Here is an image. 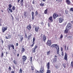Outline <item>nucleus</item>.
<instances>
[{"label": "nucleus", "instance_id": "f257e3e1", "mask_svg": "<svg viewBox=\"0 0 73 73\" xmlns=\"http://www.w3.org/2000/svg\"><path fill=\"white\" fill-rule=\"evenodd\" d=\"M51 47L52 48H55L57 50V54H59L60 48H59V46H58V45H57L56 44H53L51 45Z\"/></svg>", "mask_w": 73, "mask_h": 73}, {"label": "nucleus", "instance_id": "f03ea898", "mask_svg": "<svg viewBox=\"0 0 73 73\" xmlns=\"http://www.w3.org/2000/svg\"><path fill=\"white\" fill-rule=\"evenodd\" d=\"M12 47L13 49H15V46L13 44H10L8 45V46H7V48L9 50H11V48Z\"/></svg>", "mask_w": 73, "mask_h": 73}, {"label": "nucleus", "instance_id": "7ed1b4c3", "mask_svg": "<svg viewBox=\"0 0 73 73\" xmlns=\"http://www.w3.org/2000/svg\"><path fill=\"white\" fill-rule=\"evenodd\" d=\"M39 72L40 73H44L45 72V70L44 69V66H41L40 70Z\"/></svg>", "mask_w": 73, "mask_h": 73}, {"label": "nucleus", "instance_id": "20e7f679", "mask_svg": "<svg viewBox=\"0 0 73 73\" xmlns=\"http://www.w3.org/2000/svg\"><path fill=\"white\" fill-rule=\"evenodd\" d=\"M47 72L46 73H50V70H48L50 69V63L48 62L47 64Z\"/></svg>", "mask_w": 73, "mask_h": 73}, {"label": "nucleus", "instance_id": "39448f33", "mask_svg": "<svg viewBox=\"0 0 73 73\" xmlns=\"http://www.w3.org/2000/svg\"><path fill=\"white\" fill-rule=\"evenodd\" d=\"M33 42H31V47L32 48L35 44V42L36 41V38L33 37Z\"/></svg>", "mask_w": 73, "mask_h": 73}, {"label": "nucleus", "instance_id": "423d86ee", "mask_svg": "<svg viewBox=\"0 0 73 73\" xmlns=\"http://www.w3.org/2000/svg\"><path fill=\"white\" fill-rule=\"evenodd\" d=\"M22 59L23 62H25L26 61V60H27V56L25 55H23L22 56Z\"/></svg>", "mask_w": 73, "mask_h": 73}, {"label": "nucleus", "instance_id": "0eeeda50", "mask_svg": "<svg viewBox=\"0 0 73 73\" xmlns=\"http://www.w3.org/2000/svg\"><path fill=\"white\" fill-rule=\"evenodd\" d=\"M72 27V24L70 23H68L66 26V28L70 29L71 27Z\"/></svg>", "mask_w": 73, "mask_h": 73}, {"label": "nucleus", "instance_id": "6e6552de", "mask_svg": "<svg viewBox=\"0 0 73 73\" xmlns=\"http://www.w3.org/2000/svg\"><path fill=\"white\" fill-rule=\"evenodd\" d=\"M52 62L54 63V64H55V63H56L57 62V58L56 57H54L53 59H52Z\"/></svg>", "mask_w": 73, "mask_h": 73}, {"label": "nucleus", "instance_id": "1a4fd4ad", "mask_svg": "<svg viewBox=\"0 0 73 73\" xmlns=\"http://www.w3.org/2000/svg\"><path fill=\"white\" fill-rule=\"evenodd\" d=\"M39 29L40 27H39L35 26V30L36 32H38Z\"/></svg>", "mask_w": 73, "mask_h": 73}, {"label": "nucleus", "instance_id": "9d476101", "mask_svg": "<svg viewBox=\"0 0 73 73\" xmlns=\"http://www.w3.org/2000/svg\"><path fill=\"white\" fill-rule=\"evenodd\" d=\"M53 17L54 19H56V18L57 17H58V15L56 14V13H54L53 14Z\"/></svg>", "mask_w": 73, "mask_h": 73}, {"label": "nucleus", "instance_id": "9b49d317", "mask_svg": "<svg viewBox=\"0 0 73 73\" xmlns=\"http://www.w3.org/2000/svg\"><path fill=\"white\" fill-rule=\"evenodd\" d=\"M64 59L66 61H68V54L66 52L65 53Z\"/></svg>", "mask_w": 73, "mask_h": 73}, {"label": "nucleus", "instance_id": "f8f14e48", "mask_svg": "<svg viewBox=\"0 0 73 73\" xmlns=\"http://www.w3.org/2000/svg\"><path fill=\"white\" fill-rule=\"evenodd\" d=\"M59 22L60 23H62V22H63V21H64V19L63 17L62 18L61 17H60L59 18Z\"/></svg>", "mask_w": 73, "mask_h": 73}, {"label": "nucleus", "instance_id": "ddd939ff", "mask_svg": "<svg viewBox=\"0 0 73 73\" xmlns=\"http://www.w3.org/2000/svg\"><path fill=\"white\" fill-rule=\"evenodd\" d=\"M47 44L48 45V46H50V45H51V44H52V42H51V40H48L47 42Z\"/></svg>", "mask_w": 73, "mask_h": 73}, {"label": "nucleus", "instance_id": "4468645a", "mask_svg": "<svg viewBox=\"0 0 73 73\" xmlns=\"http://www.w3.org/2000/svg\"><path fill=\"white\" fill-rule=\"evenodd\" d=\"M7 27H3L2 28V32L3 33L5 32V31H7Z\"/></svg>", "mask_w": 73, "mask_h": 73}, {"label": "nucleus", "instance_id": "2eb2a0df", "mask_svg": "<svg viewBox=\"0 0 73 73\" xmlns=\"http://www.w3.org/2000/svg\"><path fill=\"white\" fill-rule=\"evenodd\" d=\"M37 48V45H35V48L32 49L33 50V53H35L36 52L35 49H36Z\"/></svg>", "mask_w": 73, "mask_h": 73}, {"label": "nucleus", "instance_id": "dca6fc26", "mask_svg": "<svg viewBox=\"0 0 73 73\" xmlns=\"http://www.w3.org/2000/svg\"><path fill=\"white\" fill-rule=\"evenodd\" d=\"M27 29L28 31H31V24H30L29 25L27 26Z\"/></svg>", "mask_w": 73, "mask_h": 73}, {"label": "nucleus", "instance_id": "f3484780", "mask_svg": "<svg viewBox=\"0 0 73 73\" xmlns=\"http://www.w3.org/2000/svg\"><path fill=\"white\" fill-rule=\"evenodd\" d=\"M69 30L70 29H69L66 28V29L64 30V33H68V32H69Z\"/></svg>", "mask_w": 73, "mask_h": 73}, {"label": "nucleus", "instance_id": "a211bd4d", "mask_svg": "<svg viewBox=\"0 0 73 73\" xmlns=\"http://www.w3.org/2000/svg\"><path fill=\"white\" fill-rule=\"evenodd\" d=\"M43 39L44 41L45 42L46 41V36H45V35H43Z\"/></svg>", "mask_w": 73, "mask_h": 73}, {"label": "nucleus", "instance_id": "6ab92c4d", "mask_svg": "<svg viewBox=\"0 0 73 73\" xmlns=\"http://www.w3.org/2000/svg\"><path fill=\"white\" fill-rule=\"evenodd\" d=\"M66 4L68 5H69L70 4V1L69 0H66Z\"/></svg>", "mask_w": 73, "mask_h": 73}, {"label": "nucleus", "instance_id": "aec40b11", "mask_svg": "<svg viewBox=\"0 0 73 73\" xmlns=\"http://www.w3.org/2000/svg\"><path fill=\"white\" fill-rule=\"evenodd\" d=\"M23 1H24V0H21L20 1V4H21V6H23V5L24 4L23 3Z\"/></svg>", "mask_w": 73, "mask_h": 73}, {"label": "nucleus", "instance_id": "412c9836", "mask_svg": "<svg viewBox=\"0 0 73 73\" xmlns=\"http://www.w3.org/2000/svg\"><path fill=\"white\" fill-rule=\"evenodd\" d=\"M5 39H9V38H11V36L10 35L8 36V37L7 36H5Z\"/></svg>", "mask_w": 73, "mask_h": 73}, {"label": "nucleus", "instance_id": "4be33fe9", "mask_svg": "<svg viewBox=\"0 0 73 73\" xmlns=\"http://www.w3.org/2000/svg\"><path fill=\"white\" fill-rule=\"evenodd\" d=\"M49 19L51 22H53V19H52V16L50 17L49 18Z\"/></svg>", "mask_w": 73, "mask_h": 73}, {"label": "nucleus", "instance_id": "5701e85b", "mask_svg": "<svg viewBox=\"0 0 73 73\" xmlns=\"http://www.w3.org/2000/svg\"><path fill=\"white\" fill-rule=\"evenodd\" d=\"M25 48H24L23 47H22V48L21 50V53H23L25 52Z\"/></svg>", "mask_w": 73, "mask_h": 73}, {"label": "nucleus", "instance_id": "b1692460", "mask_svg": "<svg viewBox=\"0 0 73 73\" xmlns=\"http://www.w3.org/2000/svg\"><path fill=\"white\" fill-rule=\"evenodd\" d=\"M32 37V34H30V35H29V36H28L27 37L28 38V40H29L30 38H31Z\"/></svg>", "mask_w": 73, "mask_h": 73}, {"label": "nucleus", "instance_id": "393cba45", "mask_svg": "<svg viewBox=\"0 0 73 73\" xmlns=\"http://www.w3.org/2000/svg\"><path fill=\"white\" fill-rule=\"evenodd\" d=\"M13 62L14 64H15V65H17V61H16V60H15L13 61Z\"/></svg>", "mask_w": 73, "mask_h": 73}, {"label": "nucleus", "instance_id": "a878e982", "mask_svg": "<svg viewBox=\"0 0 73 73\" xmlns=\"http://www.w3.org/2000/svg\"><path fill=\"white\" fill-rule=\"evenodd\" d=\"M71 68L73 67V61H72L71 62V64H70Z\"/></svg>", "mask_w": 73, "mask_h": 73}, {"label": "nucleus", "instance_id": "bb28decb", "mask_svg": "<svg viewBox=\"0 0 73 73\" xmlns=\"http://www.w3.org/2000/svg\"><path fill=\"white\" fill-rule=\"evenodd\" d=\"M40 7H44V3H41L40 4Z\"/></svg>", "mask_w": 73, "mask_h": 73}, {"label": "nucleus", "instance_id": "cd10ccee", "mask_svg": "<svg viewBox=\"0 0 73 73\" xmlns=\"http://www.w3.org/2000/svg\"><path fill=\"white\" fill-rule=\"evenodd\" d=\"M31 70L33 71V70H34L35 69V67L33 66H31Z\"/></svg>", "mask_w": 73, "mask_h": 73}, {"label": "nucleus", "instance_id": "c85d7f7f", "mask_svg": "<svg viewBox=\"0 0 73 73\" xmlns=\"http://www.w3.org/2000/svg\"><path fill=\"white\" fill-rule=\"evenodd\" d=\"M48 12V9H47L44 11V14H47V12Z\"/></svg>", "mask_w": 73, "mask_h": 73}, {"label": "nucleus", "instance_id": "c756f323", "mask_svg": "<svg viewBox=\"0 0 73 73\" xmlns=\"http://www.w3.org/2000/svg\"><path fill=\"white\" fill-rule=\"evenodd\" d=\"M72 37V36H68L67 37L68 38V40H70V38H71Z\"/></svg>", "mask_w": 73, "mask_h": 73}, {"label": "nucleus", "instance_id": "7c9ffc66", "mask_svg": "<svg viewBox=\"0 0 73 73\" xmlns=\"http://www.w3.org/2000/svg\"><path fill=\"white\" fill-rule=\"evenodd\" d=\"M24 16L25 17H27V13L25 12H24Z\"/></svg>", "mask_w": 73, "mask_h": 73}, {"label": "nucleus", "instance_id": "2f4dec72", "mask_svg": "<svg viewBox=\"0 0 73 73\" xmlns=\"http://www.w3.org/2000/svg\"><path fill=\"white\" fill-rule=\"evenodd\" d=\"M64 36H63V35L62 34H61L59 38L60 39H61V38H62Z\"/></svg>", "mask_w": 73, "mask_h": 73}, {"label": "nucleus", "instance_id": "473e14b6", "mask_svg": "<svg viewBox=\"0 0 73 73\" xmlns=\"http://www.w3.org/2000/svg\"><path fill=\"white\" fill-rule=\"evenodd\" d=\"M65 13L66 15H68V10H65Z\"/></svg>", "mask_w": 73, "mask_h": 73}, {"label": "nucleus", "instance_id": "72a5a7b5", "mask_svg": "<svg viewBox=\"0 0 73 73\" xmlns=\"http://www.w3.org/2000/svg\"><path fill=\"white\" fill-rule=\"evenodd\" d=\"M35 16H37V15H38V12H37V11H36L35 13Z\"/></svg>", "mask_w": 73, "mask_h": 73}, {"label": "nucleus", "instance_id": "f704fd0d", "mask_svg": "<svg viewBox=\"0 0 73 73\" xmlns=\"http://www.w3.org/2000/svg\"><path fill=\"white\" fill-rule=\"evenodd\" d=\"M28 37H27V33H25V38H27Z\"/></svg>", "mask_w": 73, "mask_h": 73}, {"label": "nucleus", "instance_id": "c9c22d12", "mask_svg": "<svg viewBox=\"0 0 73 73\" xmlns=\"http://www.w3.org/2000/svg\"><path fill=\"white\" fill-rule=\"evenodd\" d=\"M34 15H35V13L33 11L32 12L31 15L32 16H34Z\"/></svg>", "mask_w": 73, "mask_h": 73}, {"label": "nucleus", "instance_id": "e433bc0d", "mask_svg": "<svg viewBox=\"0 0 73 73\" xmlns=\"http://www.w3.org/2000/svg\"><path fill=\"white\" fill-rule=\"evenodd\" d=\"M9 8V11L10 12H11V13H12V9H9V8Z\"/></svg>", "mask_w": 73, "mask_h": 73}, {"label": "nucleus", "instance_id": "4c0bfd02", "mask_svg": "<svg viewBox=\"0 0 73 73\" xmlns=\"http://www.w3.org/2000/svg\"><path fill=\"white\" fill-rule=\"evenodd\" d=\"M50 51H49L48 52H47V55H49V54H50Z\"/></svg>", "mask_w": 73, "mask_h": 73}, {"label": "nucleus", "instance_id": "58836bf2", "mask_svg": "<svg viewBox=\"0 0 73 73\" xmlns=\"http://www.w3.org/2000/svg\"><path fill=\"white\" fill-rule=\"evenodd\" d=\"M3 56H4V53L3 52H2L1 53V57L2 58H3Z\"/></svg>", "mask_w": 73, "mask_h": 73}, {"label": "nucleus", "instance_id": "ea45409f", "mask_svg": "<svg viewBox=\"0 0 73 73\" xmlns=\"http://www.w3.org/2000/svg\"><path fill=\"white\" fill-rule=\"evenodd\" d=\"M32 20H33L34 19H35V16H32Z\"/></svg>", "mask_w": 73, "mask_h": 73}, {"label": "nucleus", "instance_id": "a19ab883", "mask_svg": "<svg viewBox=\"0 0 73 73\" xmlns=\"http://www.w3.org/2000/svg\"><path fill=\"white\" fill-rule=\"evenodd\" d=\"M60 16H62V14L61 13H59L58 15V17H60Z\"/></svg>", "mask_w": 73, "mask_h": 73}, {"label": "nucleus", "instance_id": "79ce46f5", "mask_svg": "<svg viewBox=\"0 0 73 73\" xmlns=\"http://www.w3.org/2000/svg\"><path fill=\"white\" fill-rule=\"evenodd\" d=\"M9 8H11L12 7V5H11V4H9Z\"/></svg>", "mask_w": 73, "mask_h": 73}, {"label": "nucleus", "instance_id": "37998d69", "mask_svg": "<svg viewBox=\"0 0 73 73\" xmlns=\"http://www.w3.org/2000/svg\"><path fill=\"white\" fill-rule=\"evenodd\" d=\"M35 73H40V72L37 70H36L35 71Z\"/></svg>", "mask_w": 73, "mask_h": 73}, {"label": "nucleus", "instance_id": "c03bdc74", "mask_svg": "<svg viewBox=\"0 0 73 73\" xmlns=\"http://www.w3.org/2000/svg\"><path fill=\"white\" fill-rule=\"evenodd\" d=\"M64 52H62V54H61L62 56H64Z\"/></svg>", "mask_w": 73, "mask_h": 73}, {"label": "nucleus", "instance_id": "a18cd8bd", "mask_svg": "<svg viewBox=\"0 0 73 73\" xmlns=\"http://www.w3.org/2000/svg\"><path fill=\"white\" fill-rule=\"evenodd\" d=\"M62 0H56V1H58V3H59V2H61V1Z\"/></svg>", "mask_w": 73, "mask_h": 73}, {"label": "nucleus", "instance_id": "49530a36", "mask_svg": "<svg viewBox=\"0 0 73 73\" xmlns=\"http://www.w3.org/2000/svg\"><path fill=\"white\" fill-rule=\"evenodd\" d=\"M12 9H13V10H15V7L13 6Z\"/></svg>", "mask_w": 73, "mask_h": 73}, {"label": "nucleus", "instance_id": "de8ad7c7", "mask_svg": "<svg viewBox=\"0 0 73 73\" xmlns=\"http://www.w3.org/2000/svg\"><path fill=\"white\" fill-rule=\"evenodd\" d=\"M65 65H66V64H64L63 65V67H64V68H65L66 66H65Z\"/></svg>", "mask_w": 73, "mask_h": 73}, {"label": "nucleus", "instance_id": "09e8293b", "mask_svg": "<svg viewBox=\"0 0 73 73\" xmlns=\"http://www.w3.org/2000/svg\"><path fill=\"white\" fill-rule=\"evenodd\" d=\"M70 10L71 11H72V12H73V8H71L70 9Z\"/></svg>", "mask_w": 73, "mask_h": 73}, {"label": "nucleus", "instance_id": "8fccbe9b", "mask_svg": "<svg viewBox=\"0 0 73 73\" xmlns=\"http://www.w3.org/2000/svg\"><path fill=\"white\" fill-rule=\"evenodd\" d=\"M23 37H22V38H21V41L22 42V41H23Z\"/></svg>", "mask_w": 73, "mask_h": 73}, {"label": "nucleus", "instance_id": "3c124183", "mask_svg": "<svg viewBox=\"0 0 73 73\" xmlns=\"http://www.w3.org/2000/svg\"><path fill=\"white\" fill-rule=\"evenodd\" d=\"M9 70H11L12 68H11V67L10 66L9 68Z\"/></svg>", "mask_w": 73, "mask_h": 73}, {"label": "nucleus", "instance_id": "603ef678", "mask_svg": "<svg viewBox=\"0 0 73 73\" xmlns=\"http://www.w3.org/2000/svg\"><path fill=\"white\" fill-rule=\"evenodd\" d=\"M30 61L31 62H32V57H30Z\"/></svg>", "mask_w": 73, "mask_h": 73}, {"label": "nucleus", "instance_id": "864d4df0", "mask_svg": "<svg viewBox=\"0 0 73 73\" xmlns=\"http://www.w3.org/2000/svg\"><path fill=\"white\" fill-rule=\"evenodd\" d=\"M35 0H33V2H32V4H35Z\"/></svg>", "mask_w": 73, "mask_h": 73}, {"label": "nucleus", "instance_id": "5fc2aeb1", "mask_svg": "<svg viewBox=\"0 0 73 73\" xmlns=\"http://www.w3.org/2000/svg\"><path fill=\"white\" fill-rule=\"evenodd\" d=\"M55 68L56 69H58V66H55Z\"/></svg>", "mask_w": 73, "mask_h": 73}, {"label": "nucleus", "instance_id": "6e6d98bb", "mask_svg": "<svg viewBox=\"0 0 73 73\" xmlns=\"http://www.w3.org/2000/svg\"><path fill=\"white\" fill-rule=\"evenodd\" d=\"M61 51H63V48H62V47L61 48Z\"/></svg>", "mask_w": 73, "mask_h": 73}, {"label": "nucleus", "instance_id": "4d7b16f0", "mask_svg": "<svg viewBox=\"0 0 73 73\" xmlns=\"http://www.w3.org/2000/svg\"><path fill=\"white\" fill-rule=\"evenodd\" d=\"M40 24H42V25H44V23H43L42 22H41Z\"/></svg>", "mask_w": 73, "mask_h": 73}, {"label": "nucleus", "instance_id": "13d9d810", "mask_svg": "<svg viewBox=\"0 0 73 73\" xmlns=\"http://www.w3.org/2000/svg\"><path fill=\"white\" fill-rule=\"evenodd\" d=\"M16 46H18L19 45V43H16Z\"/></svg>", "mask_w": 73, "mask_h": 73}, {"label": "nucleus", "instance_id": "bf43d9fd", "mask_svg": "<svg viewBox=\"0 0 73 73\" xmlns=\"http://www.w3.org/2000/svg\"><path fill=\"white\" fill-rule=\"evenodd\" d=\"M48 27H50V24H49V23H48Z\"/></svg>", "mask_w": 73, "mask_h": 73}, {"label": "nucleus", "instance_id": "052dcab7", "mask_svg": "<svg viewBox=\"0 0 73 73\" xmlns=\"http://www.w3.org/2000/svg\"><path fill=\"white\" fill-rule=\"evenodd\" d=\"M11 17H12V20H14V18L13 17V16L12 15Z\"/></svg>", "mask_w": 73, "mask_h": 73}, {"label": "nucleus", "instance_id": "680f3d73", "mask_svg": "<svg viewBox=\"0 0 73 73\" xmlns=\"http://www.w3.org/2000/svg\"><path fill=\"white\" fill-rule=\"evenodd\" d=\"M64 48H65V50H66V45L65 46Z\"/></svg>", "mask_w": 73, "mask_h": 73}, {"label": "nucleus", "instance_id": "e2e57ef3", "mask_svg": "<svg viewBox=\"0 0 73 73\" xmlns=\"http://www.w3.org/2000/svg\"><path fill=\"white\" fill-rule=\"evenodd\" d=\"M17 3H19V2H20V0H17Z\"/></svg>", "mask_w": 73, "mask_h": 73}, {"label": "nucleus", "instance_id": "0e129e2a", "mask_svg": "<svg viewBox=\"0 0 73 73\" xmlns=\"http://www.w3.org/2000/svg\"><path fill=\"white\" fill-rule=\"evenodd\" d=\"M13 69H15V68L14 66H13Z\"/></svg>", "mask_w": 73, "mask_h": 73}, {"label": "nucleus", "instance_id": "69168bd1", "mask_svg": "<svg viewBox=\"0 0 73 73\" xmlns=\"http://www.w3.org/2000/svg\"><path fill=\"white\" fill-rule=\"evenodd\" d=\"M17 57H19V54H17Z\"/></svg>", "mask_w": 73, "mask_h": 73}, {"label": "nucleus", "instance_id": "338daca9", "mask_svg": "<svg viewBox=\"0 0 73 73\" xmlns=\"http://www.w3.org/2000/svg\"><path fill=\"white\" fill-rule=\"evenodd\" d=\"M54 57H57V56H56V55L54 56Z\"/></svg>", "mask_w": 73, "mask_h": 73}, {"label": "nucleus", "instance_id": "774afa93", "mask_svg": "<svg viewBox=\"0 0 73 73\" xmlns=\"http://www.w3.org/2000/svg\"><path fill=\"white\" fill-rule=\"evenodd\" d=\"M2 25H1V23H0V26H1Z\"/></svg>", "mask_w": 73, "mask_h": 73}]
</instances>
